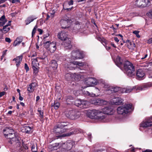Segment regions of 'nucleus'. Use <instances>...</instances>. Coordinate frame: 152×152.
I'll return each instance as SVG.
<instances>
[{
	"mask_svg": "<svg viewBox=\"0 0 152 152\" xmlns=\"http://www.w3.org/2000/svg\"><path fill=\"white\" fill-rule=\"evenodd\" d=\"M124 68L126 74L130 77H132L135 74L134 66L129 61H127L124 63Z\"/></svg>",
	"mask_w": 152,
	"mask_h": 152,
	"instance_id": "f257e3e1",
	"label": "nucleus"
},
{
	"mask_svg": "<svg viewBox=\"0 0 152 152\" xmlns=\"http://www.w3.org/2000/svg\"><path fill=\"white\" fill-rule=\"evenodd\" d=\"M151 87H152V83H149L142 86H135L132 88L128 87L126 88H124V92L126 93H129L132 91L134 89H136L137 91H142L145 90L146 89L148 88Z\"/></svg>",
	"mask_w": 152,
	"mask_h": 152,
	"instance_id": "f03ea898",
	"label": "nucleus"
},
{
	"mask_svg": "<svg viewBox=\"0 0 152 152\" xmlns=\"http://www.w3.org/2000/svg\"><path fill=\"white\" fill-rule=\"evenodd\" d=\"M89 117L92 119L97 118L99 120H102L105 117L101 111L96 110L91 111Z\"/></svg>",
	"mask_w": 152,
	"mask_h": 152,
	"instance_id": "7ed1b4c3",
	"label": "nucleus"
},
{
	"mask_svg": "<svg viewBox=\"0 0 152 152\" xmlns=\"http://www.w3.org/2000/svg\"><path fill=\"white\" fill-rule=\"evenodd\" d=\"M132 108V105L127 104L124 106L118 107L117 109L118 113L119 114L125 115Z\"/></svg>",
	"mask_w": 152,
	"mask_h": 152,
	"instance_id": "20e7f679",
	"label": "nucleus"
},
{
	"mask_svg": "<svg viewBox=\"0 0 152 152\" xmlns=\"http://www.w3.org/2000/svg\"><path fill=\"white\" fill-rule=\"evenodd\" d=\"M69 125V123L67 122L60 123L55 126L54 131L56 133H59V134L65 132L66 131V129L63 128Z\"/></svg>",
	"mask_w": 152,
	"mask_h": 152,
	"instance_id": "39448f33",
	"label": "nucleus"
},
{
	"mask_svg": "<svg viewBox=\"0 0 152 152\" xmlns=\"http://www.w3.org/2000/svg\"><path fill=\"white\" fill-rule=\"evenodd\" d=\"M80 114L79 112L75 110L67 111L65 113L67 117L72 120L77 118L80 117Z\"/></svg>",
	"mask_w": 152,
	"mask_h": 152,
	"instance_id": "423d86ee",
	"label": "nucleus"
},
{
	"mask_svg": "<svg viewBox=\"0 0 152 152\" xmlns=\"http://www.w3.org/2000/svg\"><path fill=\"white\" fill-rule=\"evenodd\" d=\"M45 48L51 53L54 52L56 49V43L54 42H50V41H47L44 43Z\"/></svg>",
	"mask_w": 152,
	"mask_h": 152,
	"instance_id": "0eeeda50",
	"label": "nucleus"
},
{
	"mask_svg": "<svg viewBox=\"0 0 152 152\" xmlns=\"http://www.w3.org/2000/svg\"><path fill=\"white\" fill-rule=\"evenodd\" d=\"M7 138L11 139L10 142L11 144H16L18 146H20V142L17 137H15V132L9 135L6 137Z\"/></svg>",
	"mask_w": 152,
	"mask_h": 152,
	"instance_id": "6e6552de",
	"label": "nucleus"
},
{
	"mask_svg": "<svg viewBox=\"0 0 152 152\" xmlns=\"http://www.w3.org/2000/svg\"><path fill=\"white\" fill-rule=\"evenodd\" d=\"M150 4L149 0H136L135 3L136 6L142 7L149 6Z\"/></svg>",
	"mask_w": 152,
	"mask_h": 152,
	"instance_id": "1a4fd4ad",
	"label": "nucleus"
},
{
	"mask_svg": "<svg viewBox=\"0 0 152 152\" xmlns=\"http://www.w3.org/2000/svg\"><path fill=\"white\" fill-rule=\"evenodd\" d=\"M71 58L73 59H81L83 58V54L78 50L72 51L71 53Z\"/></svg>",
	"mask_w": 152,
	"mask_h": 152,
	"instance_id": "9d476101",
	"label": "nucleus"
},
{
	"mask_svg": "<svg viewBox=\"0 0 152 152\" xmlns=\"http://www.w3.org/2000/svg\"><path fill=\"white\" fill-rule=\"evenodd\" d=\"M75 104L81 108H85L88 106L89 103L86 101L77 100L75 102Z\"/></svg>",
	"mask_w": 152,
	"mask_h": 152,
	"instance_id": "9b49d317",
	"label": "nucleus"
},
{
	"mask_svg": "<svg viewBox=\"0 0 152 152\" xmlns=\"http://www.w3.org/2000/svg\"><path fill=\"white\" fill-rule=\"evenodd\" d=\"M61 28H65L69 27L71 23V21L69 19L61 20L60 21Z\"/></svg>",
	"mask_w": 152,
	"mask_h": 152,
	"instance_id": "f8f14e48",
	"label": "nucleus"
},
{
	"mask_svg": "<svg viewBox=\"0 0 152 152\" xmlns=\"http://www.w3.org/2000/svg\"><path fill=\"white\" fill-rule=\"evenodd\" d=\"M62 146L61 143H56L48 145V149L50 151H53L57 150Z\"/></svg>",
	"mask_w": 152,
	"mask_h": 152,
	"instance_id": "ddd939ff",
	"label": "nucleus"
},
{
	"mask_svg": "<svg viewBox=\"0 0 152 152\" xmlns=\"http://www.w3.org/2000/svg\"><path fill=\"white\" fill-rule=\"evenodd\" d=\"M152 126V118H149L143 121L140 124V127H147Z\"/></svg>",
	"mask_w": 152,
	"mask_h": 152,
	"instance_id": "4468645a",
	"label": "nucleus"
},
{
	"mask_svg": "<svg viewBox=\"0 0 152 152\" xmlns=\"http://www.w3.org/2000/svg\"><path fill=\"white\" fill-rule=\"evenodd\" d=\"M103 114L104 115V114L110 115L113 113V109L110 107H106L103 108L102 111H101Z\"/></svg>",
	"mask_w": 152,
	"mask_h": 152,
	"instance_id": "2eb2a0df",
	"label": "nucleus"
},
{
	"mask_svg": "<svg viewBox=\"0 0 152 152\" xmlns=\"http://www.w3.org/2000/svg\"><path fill=\"white\" fill-rule=\"evenodd\" d=\"M62 144V146L65 148L67 150L71 149L74 145V142L71 140H69L67 141L65 143H61Z\"/></svg>",
	"mask_w": 152,
	"mask_h": 152,
	"instance_id": "dca6fc26",
	"label": "nucleus"
},
{
	"mask_svg": "<svg viewBox=\"0 0 152 152\" xmlns=\"http://www.w3.org/2000/svg\"><path fill=\"white\" fill-rule=\"evenodd\" d=\"M86 83L89 86L96 85L97 84L96 80L94 78H89L85 81Z\"/></svg>",
	"mask_w": 152,
	"mask_h": 152,
	"instance_id": "f3484780",
	"label": "nucleus"
},
{
	"mask_svg": "<svg viewBox=\"0 0 152 152\" xmlns=\"http://www.w3.org/2000/svg\"><path fill=\"white\" fill-rule=\"evenodd\" d=\"M58 38L62 40H65L67 39V35L66 32L64 31H62L61 32L58 33Z\"/></svg>",
	"mask_w": 152,
	"mask_h": 152,
	"instance_id": "a211bd4d",
	"label": "nucleus"
},
{
	"mask_svg": "<svg viewBox=\"0 0 152 152\" xmlns=\"http://www.w3.org/2000/svg\"><path fill=\"white\" fill-rule=\"evenodd\" d=\"M37 86V83L35 82L31 83L28 86L27 90L29 93H32L34 91L35 88Z\"/></svg>",
	"mask_w": 152,
	"mask_h": 152,
	"instance_id": "6ab92c4d",
	"label": "nucleus"
},
{
	"mask_svg": "<svg viewBox=\"0 0 152 152\" xmlns=\"http://www.w3.org/2000/svg\"><path fill=\"white\" fill-rule=\"evenodd\" d=\"M32 127H30L29 126H26L22 127L21 128L22 131L23 132L26 133H31L33 132Z\"/></svg>",
	"mask_w": 152,
	"mask_h": 152,
	"instance_id": "aec40b11",
	"label": "nucleus"
},
{
	"mask_svg": "<svg viewBox=\"0 0 152 152\" xmlns=\"http://www.w3.org/2000/svg\"><path fill=\"white\" fill-rule=\"evenodd\" d=\"M71 43V42L69 39H67L66 40L64 41L63 44L65 49H70L72 48V45Z\"/></svg>",
	"mask_w": 152,
	"mask_h": 152,
	"instance_id": "412c9836",
	"label": "nucleus"
},
{
	"mask_svg": "<svg viewBox=\"0 0 152 152\" xmlns=\"http://www.w3.org/2000/svg\"><path fill=\"white\" fill-rule=\"evenodd\" d=\"M136 75L138 79L140 80L145 78V74L141 69H138L136 73Z\"/></svg>",
	"mask_w": 152,
	"mask_h": 152,
	"instance_id": "4be33fe9",
	"label": "nucleus"
},
{
	"mask_svg": "<svg viewBox=\"0 0 152 152\" xmlns=\"http://www.w3.org/2000/svg\"><path fill=\"white\" fill-rule=\"evenodd\" d=\"M4 134L5 137L14 132V131L11 128H6L3 130Z\"/></svg>",
	"mask_w": 152,
	"mask_h": 152,
	"instance_id": "5701e85b",
	"label": "nucleus"
},
{
	"mask_svg": "<svg viewBox=\"0 0 152 152\" xmlns=\"http://www.w3.org/2000/svg\"><path fill=\"white\" fill-rule=\"evenodd\" d=\"M37 18L36 16L34 15H31L28 17L25 20L26 25H27L31 22L33 21L34 20Z\"/></svg>",
	"mask_w": 152,
	"mask_h": 152,
	"instance_id": "b1692460",
	"label": "nucleus"
},
{
	"mask_svg": "<svg viewBox=\"0 0 152 152\" xmlns=\"http://www.w3.org/2000/svg\"><path fill=\"white\" fill-rule=\"evenodd\" d=\"M123 100L121 98L116 97L113 99L111 101L112 104L115 105H119L121 104L123 102Z\"/></svg>",
	"mask_w": 152,
	"mask_h": 152,
	"instance_id": "393cba45",
	"label": "nucleus"
},
{
	"mask_svg": "<svg viewBox=\"0 0 152 152\" xmlns=\"http://www.w3.org/2000/svg\"><path fill=\"white\" fill-rule=\"evenodd\" d=\"M120 89L121 88L119 87H111L108 90L107 94H110L111 93L116 92L119 91Z\"/></svg>",
	"mask_w": 152,
	"mask_h": 152,
	"instance_id": "a878e982",
	"label": "nucleus"
},
{
	"mask_svg": "<svg viewBox=\"0 0 152 152\" xmlns=\"http://www.w3.org/2000/svg\"><path fill=\"white\" fill-rule=\"evenodd\" d=\"M11 21H9L8 23V24L3 27V29H0V31L3 32V31L5 33L7 32L10 29V27L9 26H10Z\"/></svg>",
	"mask_w": 152,
	"mask_h": 152,
	"instance_id": "bb28decb",
	"label": "nucleus"
},
{
	"mask_svg": "<svg viewBox=\"0 0 152 152\" xmlns=\"http://www.w3.org/2000/svg\"><path fill=\"white\" fill-rule=\"evenodd\" d=\"M78 132L77 130L71 132L67 133L61 135V137H65L66 136H70L75 134L78 133Z\"/></svg>",
	"mask_w": 152,
	"mask_h": 152,
	"instance_id": "cd10ccee",
	"label": "nucleus"
},
{
	"mask_svg": "<svg viewBox=\"0 0 152 152\" xmlns=\"http://www.w3.org/2000/svg\"><path fill=\"white\" fill-rule=\"evenodd\" d=\"M22 59V56H19L14 59L13 61H16V65L17 67H18L20 62L21 61Z\"/></svg>",
	"mask_w": 152,
	"mask_h": 152,
	"instance_id": "c85d7f7f",
	"label": "nucleus"
},
{
	"mask_svg": "<svg viewBox=\"0 0 152 152\" xmlns=\"http://www.w3.org/2000/svg\"><path fill=\"white\" fill-rule=\"evenodd\" d=\"M96 105H105L107 104V102L103 100L100 99H96Z\"/></svg>",
	"mask_w": 152,
	"mask_h": 152,
	"instance_id": "c756f323",
	"label": "nucleus"
},
{
	"mask_svg": "<svg viewBox=\"0 0 152 152\" xmlns=\"http://www.w3.org/2000/svg\"><path fill=\"white\" fill-rule=\"evenodd\" d=\"M50 66L53 70H55L57 69L58 67V64L55 60H53L51 62Z\"/></svg>",
	"mask_w": 152,
	"mask_h": 152,
	"instance_id": "7c9ffc66",
	"label": "nucleus"
},
{
	"mask_svg": "<svg viewBox=\"0 0 152 152\" xmlns=\"http://www.w3.org/2000/svg\"><path fill=\"white\" fill-rule=\"evenodd\" d=\"M101 85L102 87L105 88L107 92H108V90L110 89V88L111 87L107 83L105 82L102 83ZM107 93L108 92H107Z\"/></svg>",
	"mask_w": 152,
	"mask_h": 152,
	"instance_id": "2f4dec72",
	"label": "nucleus"
},
{
	"mask_svg": "<svg viewBox=\"0 0 152 152\" xmlns=\"http://www.w3.org/2000/svg\"><path fill=\"white\" fill-rule=\"evenodd\" d=\"M1 21H0V26H3L7 21V20L5 19V16L4 15L2 16L1 18Z\"/></svg>",
	"mask_w": 152,
	"mask_h": 152,
	"instance_id": "473e14b6",
	"label": "nucleus"
},
{
	"mask_svg": "<svg viewBox=\"0 0 152 152\" xmlns=\"http://www.w3.org/2000/svg\"><path fill=\"white\" fill-rule=\"evenodd\" d=\"M76 64H75V61L70 62L68 65L67 68H69L70 69H75Z\"/></svg>",
	"mask_w": 152,
	"mask_h": 152,
	"instance_id": "72a5a7b5",
	"label": "nucleus"
},
{
	"mask_svg": "<svg viewBox=\"0 0 152 152\" xmlns=\"http://www.w3.org/2000/svg\"><path fill=\"white\" fill-rule=\"evenodd\" d=\"M127 47L129 49H133L135 47V44L133 42L129 41L128 42Z\"/></svg>",
	"mask_w": 152,
	"mask_h": 152,
	"instance_id": "f704fd0d",
	"label": "nucleus"
},
{
	"mask_svg": "<svg viewBox=\"0 0 152 152\" xmlns=\"http://www.w3.org/2000/svg\"><path fill=\"white\" fill-rule=\"evenodd\" d=\"M39 64L36 59H33L32 62V66L33 67H37Z\"/></svg>",
	"mask_w": 152,
	"mask_h": 152,
	"instance_id": "c9c22d12",
	"label": "nucleus"
},
{
	"mask_svg": "<svg viewBox=\"0 0 152 152\" xmlns=\"http://www.w3.org/2000/svg\"><path fill=\"white\" fill-rule=\"evenodd\" d=\"M116 64L121 65L122 63V60L121 59V58L119 56H118L116 58Z\"/></svg>",
	"mask_w": 152,
	"mask_h": 152,
	"instance_id": "e433bc0d",
	"label": "nucleus"
},
{
	"mask_svg": "<svg viewBox=\"0 0 152 152\" xmlns=\"http://www.w3.org/2000/svg\"><path fill=\"white\" fill-rule=\"evenodd\" d=\"M22 41V39H20L18 38H17L16 40L14 42L13 45L16 46L17 45L20 44Z\"/></svg>",
	"mask_w": 152,
	"mask_h": 152,
	"instance_id": "4c0bfd02",
	"label": "nucleus"
},
{
	"mask_svg": "<svg viewBox=\"0 0 152 152\" xmlns=\"http://www.w3.org/2000/svg\"><path fill=\"white\" fill-rule=\"evenodd\" d=\"M31 150L32 152H37V145L33 144L31 147Z\"/></svg>",
	"mask_w": 152,
	"mask_h": 152,
	"instance_id": "58836bf2",
	"label": "nucleus"
},
{
	"mask_svg": "<svg viewBox=\"0 0 152 152\" xmlns=\"http://www.w3.org/2000/svg\"><path fill=\"white\" fill-rule=\"evenodd\" d=\"M65 78L68 80H72V75L70 73H67L65 75Z\"/></svg>",
	"mask_w": 152,
	"mask_h": 152,
	"instance_id": "ea45409f",
	"label": "nucleus"
},
{
	"mask_svg": "<svg viewBox=\"0 0 152 152\" xmlns=\"http://www.w3.org/2000/svg\"><path fill=\"white\" fill-rule=\"evenodd\" d=\"M52 106H53L55 109H57L59 107L60 103L58 102H55L53 105V104H52Z\"/></svg>",
	"mask_w": 152,
	"mask_h": 152,
	"instance_id": "a19ab883",
	"label": "nucleus"
},
{
	"mask_svg": "<svg viewBox=\"0 0 152 152\" xmlns=\"http://www.w3.org/2000/svg\"><path fill=\"white\" fill-rule=\"evenodd\" d=\"M75 64H76V67L77 66H83L84 65V63L82 62H78L75 61Z\"/></svg>",
	"mask_w": 152,
	"mask_h": 152,
	"instance_id": "79ce46f5",
	"label": "nucleus"
},
{
	"mask_svg": "<svg viewBox=\"0 0 152 152\" xmlns=\"http://www.w3.org/2000/svg\"><path fill=\"white\" fill-rule=\"evenodd\" d=\"M38 112L39 113V116L40 118L42 119L43 118V111L39 110L38 109L37 110Z\"/></svg>",
	"mask_w": 152,
	"mask_h": 152,
	"instance_id": "37998d69",
	"label": "nucleus"
},
{
	"mask_svg": "<svg viewBox=\"0 0 152 152\" xmlns=\"http://www.w3.org/2000/svg\"><path fill=\"white\" fill-rule=\"evenodd\" d=\"M37 28H38L37 26V25H36L34 27V28L32 30V37H33L34 36V34H35L36 31L37 29Z\"/></svg>",
	"mask_w": 152,
	"mask_h": 152,
	"instance_id": "c03bdc74",
	"label": "nucleus"
},
{
	"mask_svg": "<svg viewBox=\"0 0 152 152\" xmlns=\"http://www.w3.org/2000/svg\"><path fill=\"white\" fill-rule=\"evenodd\" d=\"M96 99H95L94 98L91 99L90 100V102L92 104L96 105Z\"/></svg>",
	"mask_w": 152,
	"mask_h": 152,
	"instance_id": "a18cd8bd",
	"label": "nucleus"
},
{
	"mask_svg": "<svg viewBox=\"0 0 152 152\" xmlns=\"http://www.w3.org/2000/svg\"><path fill=\"white\" fill-rule=\"evenodd\" d=\"M85 94L87 95H88V96H91L92 97L94 96H95V95L94 94H92L91 95L90 93L87 91H85Z\"/></svg>",
	"mask_w": 152,
	"mask_h": 152,
	"instance_id": "49530a36",
	"label": "nucleus"
},
{
	"mask_svg": "<svg viewBox=\"0 0 152 152\" xmlns=\"http://www.w3.org/2000/svg\"><path fill=\"white\" fill-rule=\"evenodd\" d=\"M32 68L34 70V72L35 73H37L38 72L39 68L38 66L37 67H33Z\"/></svg>",
	"mask_w": 152,
	"mask_h": 152,
	"instance_id": "de8ad7c7",
	"label": "nucleus"
},
{
	"mask_svg": "<svg viewBox=\"0 0 152 152\" xmlns=\"http://www.w3.org/2000/svg\"><path fill=\"white\" fill-rule=\"evenodd\" d=\"M25 69L26 70V72L28 71L29 70V67L27 64L25 63L24 65Z\"/></svg>",
	"mask_w": 152,
	"mask_h": 152,
	"instance_id": "09e8293b",
	"label": "nucleus"
},
{
	"mask_svg": "<svg viewBox=\"0 0 152 152\" xmlns=\"http://www.w3.org/2000/svg\"><path fill=\"white\" fill-rule=\"evenodd\" d=\"M148 73V77L149 78H152V72L149 71Z\"/></svg>",
	"mask_w": 152,
	"mask_h": 152,
	"instance_id": "8fccbe9b",
	"label": "nucleus"
},
{
	"mask_svg": "<svg viewBox=\"0 0 152 152\" xmlns=\"http://www.w3.org/2000/svg\"><path fill=\"white\" fill-rule=\"evenodd\" d=\"M7 51V50H6L3 51L2 55L1 56V59L2 57H3L5 55H6Z\"/></svg>",
	"mask_w": 152,
	"mask_h": 152,
	"instance_id": "3c124183",
	"label": "nucleus"
},
{
	"mask_svg": "<svg viewBox=\"0 0 152 152\" xmlns=\"http://www.w3.org/2000/svg\"><path fill=\"white\" fill-rule=\"evenodd\" d=\"M148 14L149 17L152 18V10L151 11L149 12Z\"/></svg>",
	"mask_w": 152,
	"mask_h": 152,
	"instance_id": "603ef678",
	"label": "nucleus"
},
{
	"mask_svg": "<svg viewBox=\"0 0 152 152\" xmlns=\"http://www.w3.org/2000/svg\"><path fill=\"white\" fill-rule=\"evenodd\" d=\"M5 40L6 42L9 43H10L11 42L10 39L9 38H6L5 39Z\"/></svg>",
	"mask_w": 152,
	"mask_h": 152,
	"instance_id": "864d4df0",
	"label": "nucleus"
},
{
	"mask_svg": "<svg viewBox=\"0 0 152 152\" xmlns=\"http://www.w3.org/2000/svg\"><path fill=\"white\" fill-rule=\"evenodd\" d=\"M139 32V31H138L135 30L133 32V33L136 35H137Z\"/></svg>",
	"mask_w": 152,
	"mask_h": 152,
	"instance_id": "5fc2aeb1",
	"label": "nucleus"
},
{
	"mask_svg": "<svg viewBox=\"0 0 152 152\" xmlns=\"http://www.w3.org/2000/svg\"><path fill=\"white\" fill-rule=\"evenodd\" d=\"M68 4L69 5H72L73 4V1L72 0H71L70 1L68 2Z\"/></svg>",
	"mask_w": 152,
	"mask_h": 152,
	"instance_id": "6e6d98bb",
	"label": "nucleus"
},
{
	"mask_svg": "<svg viewBox=\"0 0 152 152\" xmlns=\"http://www.w3.org/2000/svg\"><path fill=\"white\" fill-rule=\"evenodd\" d=\"M147 43L148 44H151L152 43V38L149 39Z\"/></svg>",
	"mask_w": 152,
	"mask_h": 152,
	"instance_id": "4d7b16f0",
	"label": "nucleus"
},
{
	"mask_svg": "<svg viewBox=\"0 0 152 152\" xmlns=\"http://www.w3.org/2000/svg\"><path fill=\"white\" fill-rule=\"evenodd\" d=\"M5 93V92L4 91H2L0 92V97L2 96H4Z\"/></svg>",
	"mask_w": 152,
	"mask_h": 152,
	"instance_id": "13d9d810",
	"label": "nucleus"
},
{
	"mask_svg": "<svg viewBox=\"0 0 152 152\" xmlns=\"http://www.w3.org/2000/svg\"><path fill=\"white\" fill-rule=\"evenodd\" d=\"M37 30L39 32V34H42L43 31L41 29L38 28Z\"/></svg>",
	"mask_w": 152,
	"mask_h": 152,
	"instance_id": "bf43d9fd",
	"label": "nucleus"
},
{
	"mask_svg": "<svg viewBox=\"0 0 152 152\" xmlns=\"http://www.w3.org/2000/svg\"><path fill=\"white\" fill-rule=\"evenodd\" d=\"M20 2V0H12V3H14L16 2Z\"/></svg>",
	"mask_w": 152,
	"mask_h": 152,
	"instance_id": "052dcab7",
	"label": "nucleus"
},
{
	"mask_svg": "<svg viewBox=\"0 0 152 152\" xmlns=\"http://www.w3.org/2000/svg\"><path fill=\"white\" fill-rule=\"evenodd\" d=\"M63 9L65 10H67L68 11H69L71 10L72 9V8H66L63 5Z\"/></svg>",
	"mask_w": 152,
	"mask_h": 152,
	"instance_id": "680f3d73",
	"label": "nucleus"
},
{
	"mask_svg": "<svg viewBox=\"0 0 152 152\" xmlns=\"http://www.w3.org/2000/svg\"><path fill=\"white\" fill-rule=\"evenodd\" d=\"M142 152H152V150L150 149H146L144 151H143Z\"/></svg>",
	"mask_w": 152,
	"mask_h": 152,
	"instance_id": "e2e57ef3",
	"label": "nucleus"
},
{
	"mask_svg": "<svg viewBox=\"0 0 152 152\" xmlns=\"http://www.w3.org/2000/svg\"><path fill=\"white\" fill-rule=\"evenodd\" d=\"M114 40L116 42H118L119 40V39H118V38L116 37H115L114 38Z\"/></svg>",
	"mask_w": 152,
	"mask_h": 152,
	"instance_id": "0e129e2a",
	"label": "nucleus"
},
{
	"mask_svg": "<svg viewBox=\"0 0 152 152\" xmlns=\"http://www.w3.org/2000/svg\"><path fill=\"white\" fill-rule=\"evenodd\" d=\"M6 0H0V4L4 3Z\"/></svg>",
	"mask_w": 152,
	"mask_h": 152,
	"instance_id": "69168bd1",
	"label": "nucleus"
},
{
	"mask_svg": "<svg viewBox=\"0 0 152 152\" xmlns=\"http://www.w3.org/2000/svg\"><path fill=\"white\" fill-rule=\"evenodd\" d=\"M148 56V55L147 54H146L145 55V56H144V57H141V59H144V58H146L147 57V56Z\"/></svg>",
	"mask_w": 152,
	"mask_h": 152,
	"instance_id": "338daca9",
	"label": "nucleus"
},
{
	"mask_svg": "<svg viewBox=\"0 0 152 152\" xmlns=\"http://www.w3.org/2000/svg\"><path fill=\"white\" fill-rule=\"evenodd\" d=\"M23 98L20 95H19V99L20 101H22L23 100Z\"/></svg>",
	"mask_w": 152,
	"mask_h": 152,
	"instance_id": "774afa93",
	"label": "nucleus"
}]
</instances>
